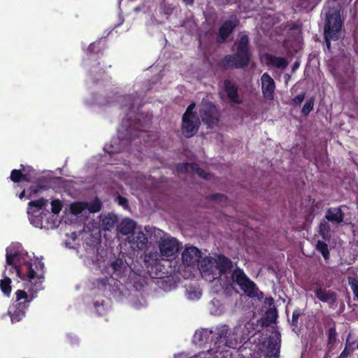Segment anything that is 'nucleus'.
Returning <instances> with one entry per match:
<instances>
[{"mask_svg": "<svg viewBox=\"0 0 358 358\" xmlns=\"http://www.w3.org/2000/svg\"><path fill=\"white\" fill-rule=\"evenodd\" d=\"M201 251L194 246L186 248L182 252V261L184 265L194 266L199 262Z\"/></svg>", "mask_w": 358, "mask_h": 358, "instance_id": "11", "label": "nucleus"}, {"mask_svg": "<svg viewBox=\"0 0 358 358\" xmlns=\"http://www.w3.org/2000/svg\"><path fill=\"white\" fill-rule=\"evenodd\" d=\"M6 265L10 266V273L15 272L17 277L24 280H28L31 284L29 290L37 292L42 289L44 279V264L41 261L35 260L32 264L29 262L21 263L20 255L18 252H11L6 249Z\"/></svg>", "mask_w": 358, "mask_h": 358, "instance_id": "1", "label": "nucleus"}, {"mask_svg": "<svg viewBox=\"0 0 358 358\" xmlns=\"http://www.w3.org/2000/svg\"><path fill=\"white\" fill-rule=\"evenodd\" d=\"M304 98H305V94H298L297 96H296L293 99V101H294L296 105H301V103L303 101Z\"/></svg>", "mask_w": 358, "mask_h": 358, "instance_id": "46", "label": "nucleus"}, {"mask_svg": "<svg viewBox=\"0 0 358 358\" xmlns=\"http://www.w3.org/2000/svg\"><path fill=\"white\" fill-rule=\"evenodd\" d=\"M191 171L193 173L197 174L200 178L204 179L207 178L208 173L203 169L200 168L199 164L196 163H193Z\"/></svg>", "mask_w": 358, "mask_h": 358, "instance_id": "38", "label": "nucleus"}, {"mask_svg": "<svg viewBox=\"0 0 358 358\" xmlns=\"http://www.w3.org/2000/svg\"><path fill=\"white\" fill-rule=\"evenodd\" d=\"M213 264L218 271L219 276L230 273L234 266L232 261L224 255H218L214 259Z\"/></svg>", "mask_w": 358, "mask_h": 358, "instance_id": "12", "label": "nucleus"}, {"mask_svg": "<svg viewBox=\"0 0 358 358\" xmlns=\"http://www.w3.org/2000/svg\"><path fill=\"white\" fill-rule=\"evenodd\" d=\"M327 337V345L332 347L337 341V331L334 322H333V326L328 330Z\"/></svg>", "mask_w": 358, "mask_h": 358, "instance_id": "28", "label": "nucleus"}, {"mask_svg": "<svg viewBox=\"0 0 358 358\" xmlns=\"http://www.w3.org/2000/svg\"><path fill=\"white\" fill-rule=\"evenodd\" d=\"M101 226L105 231L110 230L117 222V216L111 213L103 216L101 215Z\"/></svg>", "mask_w": 358, "mask_h": 358, "instance_id": "23", "label": "nucleus"}, {"mask_svg": "<svg viewBox=\"0 0 358 358\" xmlns=\"http://www.w3.org/2000/svg\"><path fill=\"white\" fill-rule=\"evenodd\" d=\"M343 22L338 12L329 13L324 29V36L326 46L328 50L331 48V41H337L340 38Z\"/></svg>", "mask_w": 358, "mask_h": 358, "instance_id": "5", "label": "nucleus"}, {"mask_svg": "<svg viewBox=\"0 0 358 358\" xmlns=\"http://www.w3.org/2000/svg\"><path fill=\"white\" fill-rule=\"evenodd\" d=\"M25 194H26V190L24 189L20 194H19V198L20 199H22L24 196H25Z\"/></svg>", "mask_w": 358, "mask_h": 358, "instance_id": "52", "label": "nucleus"}, {"mask_svg": "<svg viewBox=\"0 0 358 358\" xmlns=\"http://www.w3.org/2000/svg\"><path fill=\"white\" fill-rule=\"evenodd\" d=\"M348 345H350V344H348L347 343L344 350L341 352V355L337 358H348L350 356V355L352 353V350L348 349Z\"/></svg>", "mask_w": 358, "mask_h": 358, "instance_id": "45", "label": "nucleus"}, {"mask_svg": "<svg viewBox=\"0 0 358 358\" xmlns=\"http://www.w3.org/2000/svg\"><path fill=\"white\" fill-rule=\"evenodd\" d=\"M273 358H278V357H273Z\"/></svg>", "mask_w": 358, "mask_h": 358, "instance_id": "54", "label": "nucleus"}, {"mask_svg": "<svg viewBox=\"0 0 358 358\" xmlns=\"http://www.w3.org/2000/svg\"><path fill=\"white\" fill-rule=\"evenodd\" d=\"M199 117L207 128L213 129L220 122V113L214 103L202 101L199 111Z\"/></svg>", "mask_w": 358, "mask_h": 358, "instance_id": "7", "label": "nucleus"}, {"mask_svg": "<svg viewBox=\"0 0 358 358\" xmlns=\"http://www.w3.org/2000/svg\"><path fill=\"white\" fill-rule=\"evenodd\" d=\"M63 207L62 201L59 199H54L51 201V211L57 215L60 213Z\"/></svg>", "mask_w": 358, "mask_h": 358, "instance_id": "37", "label": "nucleus"}, {"mask_svg": "<svg viewBox=\"0 0 358 358\" xmlns=\"http://www.w3.org/2000/svg\"><path fill=\"white\" fill-rule=\"evenodd\" d=\"M201 124L199 117H182L181 131L185 138L194 136L199 131Z\"/></svg>", "mask_w": 358, "mask_h": 358, "instance_id": "9", "label": "nucleus"}, {"mask_svg": "<svg viewBox=\"0 0 358 358\" xmlns=\"http://www.w3.org/2000/svg\"><path fill=\"white\" fill-rule=\"evenodd\" d=\"M102 207L101 201L96 198L93 201L88 203L86 209L89 210L90 213H95L101 210Z\"/></svg>", "mask_w": 358, "mask_h": 358, "instance_id": "32", "label": "nucleus"}, {"mask_svg": "<svg viewBox=\"0 0 358 358\" xmlns=\"http://www.w3.org/2000/svg\"><path fill=\"white\" fill-rule=\"evenodd\" d=\"M136 223L131 219H124L119 226V231L123 235H131L135 233Z\"/></svg>", "mask_w": 358, "mask_h": 358, "instance_id": "20", "label": "nucleus"}, {"mask_svg": "<svg viewBox=\"0 0 358 358\" xmlns=\"http://www.w3.org/2000/svg\"><path fill=\"white\" fill-rule=\"evenodd\" d=\"M87 206V202L77 201L72 203L70 205V210L73 215H78L80 214L83 210H86Z\"/></svg>", "mask_w": 358, "mask_h": 358, "instance_id": "26", "label": "nucleus"}, {"mask_svg": "<svg viewBox=\"0 0 358 358\" xmlns=\"http://www.w3.org/2000/svg\"><path fill=\"white\" fill-rule=\"evenodd\" d=\"M313 106L314 99L310 98L303 105L301 109V113L305 116L308 115L310 111L313 109Z\"/></svg>", "mask_w": 358, "mask_h": 358, "instance_id": "35", "label": "nucleus"}, {"mask_svg": "<svg viewBox=\"0 0 358 358\" xmlns=\"http://www.w3.org/2000/svg\"><path fill=\"white\" fill-rule=\"evenodd\" d=\"M20 166L22 170V181L31 182L33 178L31 172H34V170L30 167L28 168V170H26L22 164Z\"/></svg>", "mask_w": 358, "mask_h": 358, "instance_id": "40", "label": "nucleus"}, {"mask_svg": "<svg viewBox=\"0 0 358 358\" xmlns=\"http://www.w3.org/2000/svg\"><path fill=\"white\" fill-rule=\"evenodd\" d=\"M310 0H301L299 6L303 8H308L310 5Z\"/></svg>", "mask_w": 358, "mask_h": 358, "instance_id": "48", "label": "nucleus"}, {"mask_svg": "<svg viewBox=\"0 0 358 358\" xmlns=\"http://www.w3.org/2000/svg\"><path fill=\"white\" fill-rule=\"evenodd\" d=\"M316 250L322 254V257L326 261L329 260L330 253L328 245L326 243L322 241H317L316 244Z\"/></svg>", "mask_w": 358, "mask_h": 358, "instance_id": "27", "label": "nucleus"}, {"mask_svg": "<svg viewBox=\"0 0 358 358\" xmlns=\"http://www.w3.org/2000/svg\"><path fill=\"white\" fill-rule=\"evenodd\" d=\"M45 187L41 185L36 184L30 186V187L27 189V197L28 199H30L34 195L37 194L39 192H41L42 189H44Z\"/></svg>", "mask_w": 358, "mask_h": 358, "instance_id": "36", "label": "nucleus"}, {"mask_svg": "<svg viewBox=\"0 0 358 358\" xmlns=\"http://www.w3.org/2000/svg\"><path fill=\"white\" fill-rule=\"evenodd\" d=\"M182 1L186 5H192L194 3V0H182Z\"/></svg>", "mask_w": 358, "mask_h": 358, "instance_id": "51", "label": "nucleus"}, {"mask_svg": "<svg viewBox=\"0 0 358 358\" xmlns=\"http://www.w3.org/2000/svg\"><path fill=\"white\" fill-rule=\"evenodd\" d=\"M265 59L266 64L272 66L277 69H285L288 65V62L285 57H277L271 54H266Z\"/></svg>", "mask_w": 358, "mask_h": 358, "instance_id": "18", "label": "nucleus"}, {"mask_svg": "<svg viewBox=\"0 0 358 358\" xmlns=\"http://www.w3.org/2000/svg\"><path fill=\"white\" fill-rule=\"evenodd\" d=\"M357 349L358 350V342H357Z\"/></svg>", "mask_w": 358, "mask_h": 358, "instance_id": "53", "label": "nucleus"}, {"mask_svg": "<svg viewBox=\"0 0 358 358\" xmlns=\"http://www.w3.org/2000/svg\"><path fill=\"white\" fill-rule=\"evenodd\" d=\"M195 106V103H192L189 104L182 115V117H198L196 112L194 111Z\"/></svg>", "mask_w": 358, "mask_h": 358, "instance_id": "42", "label": "nucleus"}, {"mask_svg": "<svg viewBox=\"0 0 358 358\" xmlns=\"http://www.w3.org/2000/svg\"><path fill=\"white\" fill-rule=\"evenodd\" d=\"M34 296L29 295L23 289H17L15 292V301L12 303L8 310L12 323L21 321L26 314V309Z\"/></svg>", "mask_w": 358, "mask_h": 358, "instance_id": "3", "label": "nucleus"}, {"mask_svg": "<svg viewBox=\"0 0 358 358\" xmlns=\"http://www.w3.org/2000/svg\"><path fill=\"white\" fill-rule=\"evenodd\" d=\"M117 200L118 204L120 206H122L123 207H126L128 206V200L125 197L122 196H118L117 197Z\"/></svg>", "mask_w": 358, "mask_h": 358, "instance_id": "47", "label": "nucleus"}, {"mask_svg": "<svg viewBox=\"0 0 358 358\" xmlns=\"http://www.w3.org/2000/svg\"><path fill=\"white\" fill-rule=\"evenodd\" d=\"M280 348V334L276 332L275 338H270L267 345L266 358L279 357Z\"/></svg>", "mask_w": 358, "mask_h": 358, "instance_id": "17", "label": "nucleus"}, {"mask_svg": "<svg viewBox=\"0 0 358 358\" xmlns=\"http://www.w3.org/2000/svg\"><path fill=\"white\" fill-rule=\"evenodd\" d=\"M192 164L193 163L188 162L178 164L176 166V170L180 173H185L192 170Z\"/></svg>", "mask_w": 358, "mask_h": 358, "instance_id": "41", "label": "nucleus"}, {"mask_svg": "<svg viewBox=\"0 0 358 358\" xmlns=\"http://www.w3.org/2000/svg\"><path fill=\"white\" fill-rule=\"evenodd\" d=\"M348 282L353 292L355 298L358 300V278L356 273L353 276L349 275L348 277Z\"/></svg>", "mask_w": 358, "mask_h": 358, "instance_id": "29", "label": "nucleus"}, {"mask_svg": "<svg viewBox=\"0 0 358 358\" xmlns=\"http://www.w3.org/2000/svg\"><path fill=\"white\" fill-rule=\"evenodd\" d=\"M303 310L300 308H296L292 313V320L290 322L291 326L294 328H297L299 327V317L303 315Z\"/></svg>", "mask_w": 358, "mask_h": 358, "instance_id": "33", "label": "nucleus"}, {"mask_svg": "<svg viewBox=\"0 0 358 358\" xmlns=\"http://www.w3.org/2000/svg\"><path fill=\"white\" fill-rule=\"evenodd\" d=\"M103 45H101V41H98L90 44L87 49L88 54H99L103 50Z\"/></svg>", "mask_w": 358, "mask_h": 358, "instance_id": "31", "label": "nucleus"}, {"mask_svg": "<svg viewBox=\"0 0 358 358\" xmlns=\"http://www.w3.org/2000/svg\"><path fill=\"white\" fill-rule=\"evenodd\" d=\"M124 100H125L126 103L125 106H128L129 108H134V98L133 95H127L124 96Z\"/></svg>", "mask_w": 358, "mask_h": 358, "instance_id": "44", "label": "nucleus"}, {"mask_svg": "<svg viewBox=\"0 0 358 358\" xmlns=\"http://www.w3.org/2000/svg\"><path fill=\"white\" fill-rule=\"evenodd\" d=\"M29 215V220L33 225L38 227L42 224V220L41 216L35 215L34 213H31Z\"/></svg>", "mask_w": 358, "mask_h": 358, "instance_id": "43", "label": "nucleus"}, {"mask_svg": "<svg viewBox=\"0 0 358 358\" xmlns=\"http://www.w3.org/2000/svg\"><path fill=\"white\" fill-rule=\"evenodd\" d=\"M109 278L107 277L101 278L95 280L93 285L95 287L101 290H106Z\"/></svg>", "mask_w": 358, "mask_h": 358, "instance_id": "34", "label": "nucleus"}, {"mask_svg": "<svg viewBox=\"0 0 358 358\" xmlns=\"http://www.w3.org/2000/svg\"><path fill=\"white\" fill-rule=\"evenodd\" d=\"M315 296L322 302H328L329 300L336 299V294L330 290L326 291L325 289L322 287L317 288L315 291Z\"/></svg>", "mask_w": 358, "mask_h": 358, "instance_id": "22", "label": "nucleus"}, {"mask_svg": "<svg viewBox=\"0 0 358 358\" xmlns=\"http://www.w3.org/2000/svg\"><path fill=\"white\" fill-rule=\"evenodd\" d=\"M299 64H300L299 62L296 61V62L294 63L293 66H292V71H295L296 69H297L299 68Z\"/></svg>", "mask_w": 358, "mask_h": 358, "instance_id": "49", "label": "nucleus"}, {"mask_svg": "<svg viewBox=\"0 0 358 358\" xmlns=\"http://www.w3.org/2000/svg\"><path fill=\"white\" fill-rule=\"evenodd\" d=\"M329 222L324 219L319 224V234L324 240H329L331 237V227Z\"/></svg>", "mask_w": 358, "mask_h": 358, "instance_id": "25", "label": "nucleus"}, {"mask_svg": "<svg viewBox=\"0 0 358 358\" xmlns=\"http://www.w3.org/2000/svg\"><path fill=\"white\" fill-rule=\"evenodd\" d=\"M111 268L113 269L112 277L114 278L125 276L128 271L127 266L121 259H117L113 262L111 263Z\"/></svg>", "mask_w": 358, "mask_h": 358, "instance_id": "19", "label": "nucleus"}, {"mask_svg": "<svg viewBox=\"0 0 358 358\" xmlns=\"http://www.w3.org/2000/svg\"><path fill=\"white\" fill-rule=\"evenodd\" d=\"M7 268L4 270L3 273V278L0 280V289L4 296L9 297L12 291V280L11 279L6 275V271Z\"/></svg>", "mask_w": 358, "mask_h": 358, "instance_id": "21", "label": "nucleus"}, {"mask_svg": "<svg viewBox=\"0 0 358 358\" xmlns=\"http://www.w3.org/2000/svg\"><path fill=\"white\" fill-rule=\"evenodd\" d=\"M10 178L15 183L22 181V170L13 169L10 173Z\"/></svg>", "mask_w": 358, "mask_h": 358, "instance_id": "39", "label": "nucleus"}, {"mask_svg": "<svg viewBox=\"0 0 358 358\" xmlns=\"http://www.w3.org/2000/svg\"><path fill=\"white\" fill-rule=\"evenodd\" d=\"M113 145H111L110 146V148H111V150H106V152H108L110 155H111L112 153L119 152H120V150L113 149Z\"/></svg>", "mask_w": 358, "mask_h": 358, "instance_id": "50", "label": "nucleus"}, {"mask_svg": "<svg viewBox=\"0 0 358 358\" xmlns=\"http://www.w3.org/2000/svg\"><path fill=\"white\" fill-rule=\"evenodd\" d=\"M236 51L234 54L224 56L219 62V66L223 70L241 69L250 64L252 52L250 49L249 37L246 34L240 36L236 43Z\"/></svg>", "mask_w": 358, "mask_h": 358, "instance_id": "2", "label": "nucleus"}, {"mask_svg": "<svg viewBox=\"0 0 358 358\" xmlns=\"http://www.w3.org/2000/svg\"><path fill=\"white\" fill-rule=\"evenodd\" d=\"M127 239L134 250L145 249L148 242L146 235L141 231L131 233V235L128 236Z\"/></svg>", "mask_w": 358, "mask_h": 358, "instance_id": "16", "label": "nucleus"}, {"mask_svg": "<svg viewBox=\"0 0 358 358\" xmlns=\"http://www.w3.org/2000/svg\"><path fill=\"white\" fill-rule=\"evenodd\" d=\"M215 335V347L212 349L215 352H220L224 347H232L234 345V342L229 338L230 332L228 327L224 325L217 328Z\"/></svg>", "mask_w": 358, "mask_h": 358, "instance_id": "8", "label": "nucleus"}, {"mask_svg": "<svg viewBox=\"0 0 358 358\" xmlns=\"http://www.w3.org/2000/svg\"><path fill=\"white\" fill-rule=\"evenodd\" d=\"M234 20H229L224 21L218 30L217 42L219 43H224L230 34L234 31L238 24V20L236 16L233 17Z\"/></svg>", "mask_w": 358, "mask_h": 358, "instance_id": "10", "label": "nucleus"}, {"mask_svg": "<svg viewBox=\"0 0 358 358\" xmlns=\"http://www.w3.org/2000/svg\"><path fill=\"white\" fill-rule=\"evenodd\" d=\"M223 87L229 99L234 103L241 104L243 101L238 94V87L231 80L225 79L223 81Z\"/></svg>", "mask_w": 358, "mask_h": 358, "instance_id": "13", "label": "nucleus"}, {"mask_svg": "<svg viewBox=\"0 0 358 358\" xmlns=\"http://www.w3.org/2000/svg\"><path fill=\"white\" fill-rule=\"evenodd\" d=\"M48 200L44 198H40L37 200L31 201L28 203V210L27 213H34L39 211L44 206H45L48 203Z\"/></svg>", "mask_w": 358, "mask_h": 358, "instance_id": "24", "label": "nucleus"}, {"mask_svg": "<svg viewBox=\"0 0 358 358\" xmlns=\"http://www.w3.org/2000/svg\"><path fill=\"white\" fill-rule=\"evenodd\" d=\"M231 278L248 296H257L259 289L257 285L248 277L242 268L236 267L232 271Z\"/></svg>", "mask_w": 358, "mask_h": 358, "instance_id": "6", "label": "nucleus"}, {"mask_svg": "<svg viewBox=\"0 0 358 358\" xmlns=\"http://www.w3.org/2000/svg\"><path fill=\"white\" fill-rule=\"evenodd\" d=\"M261 80L262 92L264 96L268 100L273 99L275 89V84L274 80L267 73H264L262 76Z\"/></svg>", "mask_w": 358, "mask_h": 358, "instance_id": "14", "label": "nucleus"}, {"mask_svg": "<svg viewBox=\"0 0 358 358\" xmlns=\"http://www.w3.org/2000/svg\"><path fill=\"white\" fill-rule=\"evenodd\" d=\"M342 208H347L345 205L339 207H330L325 213L324 218L333 224H339L344 220L345 213Z\"/></svg>", "mask_w": 358, "mask_h": 358, "instance_id": "15", "label": "nucleus"}, {"mask_svg": "<svg viewBox=\"0 0 358 358\" xmlns=\"http://www.w3.org/2000/svg\"><path fill=\"white\" fill-rule=\"evenodd\" d=\"M208 199L210 201H215L220 204L221 206L227 205L228 202V198L226 195L221 193H215L210 194L208 196Z\"/></svg>", "mask_w": 358, "mask_h": 358, "instance_id": "30", "label": "nucleus"}, {"mask_svg": "<svg viewBox=\"0 0 358 358\" xmlns=\"http://www.w3.org/2000/svg\"><path fill=\"white\" fill-rule=\"evenodd\" d=\"M180 248V243L176 238L168 237L162 238L159 244L160 254L150 252L148 255H145L144 261L146 264H152L158 261L159 257H175L178 253Z\"/></svg>", "mask_w": 358, "mask_h": 358, "instance_id": "4", "label": "nucleus"}]
</instances>
